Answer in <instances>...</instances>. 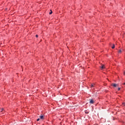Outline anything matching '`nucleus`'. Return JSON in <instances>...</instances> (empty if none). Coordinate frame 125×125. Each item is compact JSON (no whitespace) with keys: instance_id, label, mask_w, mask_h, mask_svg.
<instances>
[{"instance_id":"nucleus-1","label":"nucleus","mask_w":125,"mask_h":125,"mask_svg":"<svg viewBox=\"0 0 125 125\" xmlns=\"http://www.w3.org/2000/svg\"><path fill=\"white\" fill-rule=\"evenodd\" d=\"M111 85L114 87H117V86H119V84L116 83H113L111 84Z\"/></svg>"},{"instance_id":"nucleus-2","label":"nucleus","mask_w":125,"mask_h":125,"mask_svg":"<svg viewBox=\"0 0 125 125\" xmlns=\"http://www.w3.org/2000/svg\"><path fill=\"white\" fill-rule=\"evenodd\" d=\"M90 104H93L94 103V101L93 99L90 100L89 102Z\"/></svg>"},{"instance_id":"nucleus-3","label":"nucleus","mask_w":125,"mask_h":125,"mask_svg":"<svg viewBox=\"0 0 125 125\" xmlns=\"http://www.w3.org/2000/svg\"><path fill=\"white\" fill-rule=\"evenodd\" d=\"M101 69H105V65H103L101 67Z\"/></svg>"},{"instance_id":"nucleus-4","label":"nucleus","mask_w":125,"mask_h":125,"mask_svg":"<svg viewBox=\"0 0 125 125\" xmlns=\"http://www.w3.org/2000/svg\"><path fill=\"white\" fill-rule=\"evenodd\" d=\"M43 118L44 117L42 115L40 116V118L41 119V120L43 119Z\"/></svg>"},{"instance_id":"nucleus-5","label":"nucleus","mask_w":125,"mask_h":125,"mask_svg":"<svg viewBox=\"0 0 125 125\" xmlns=\"http://www.w3.org/2000/svg\"><path fill=\"white\" fill-rule=\"evenodd\" d=\"M91 87H94V84H91Z\"/></svg>"},{"instance_id":"nucleus-6","label":"nucleus","mask_w":125,"mask_h":125,"mask_svg":"<svg viewBox=\"0 0 125 125\" xmlns=\"http://www.w3.org/2000/svg\"><path fill=\"white\" fill-rule=\"evenodd\" d=\"M112 49L115 48V44H113V46L112 47Z\"/></svg>"},{"instance_id":"nucleus-7","label":"nucleus","mask_w":125,"mask_h":125,"mask_svg":"<svg viewBox=\"0 0 125 125\" xmlns=\"http://www.w3.org/2000/svg\"><path fill=\"white\" fill-rule=\"evenodd\" d=\"M118 52L119 53H121L122 52V50H119Z\"/></svg>"},{"instance_id":"nucleus-8","label":"nucleus","mask_w":125,"mask_h":125,"mask_svg":"<svg viewBox=\"0 0 125 125\" xmlns=\"http://www.w3.org/2000/svg\"><path fill=\"white\" fill-rule=\"evenodd\" d=\"M51 11V12L49 13V14L50 15V14H52V11L51 10H50Z\"/></svg>"},{"instance_id":"nucleus-9","label":"nucleus","mask_w":125,"mask_h":125,"mask_svg":"<svg viewBox=\"0 0 125 125\" xmlns=\"http://www.w3.org/2000/svg\"><path fill=\"white\" fill-rule=\"evenodd\" d=\"M122 104H123L124 106H125V103H123Z\"/></svg>"},{"instance_id":"nucleus-10","label":"nucleus","mask_w":125,"mask_h":125,"mask_svg":"<svg viewBox=\"0 0 125 125\" xmlns=\"http://www.w3.org/2000/svg\"><path fill=\"white\" fill-rule=\"evenodd\" d=\"M36 38H39V35H36Z\"/></svg>"},{"instance_id":"nucleus-11","label":"nucleus","mask_w":125,"mask_h":125,"mask_svg":"<svg viewBox=\"0 0 125 125\" xmlns=\"http://www.w3.org/2000/svg\"><path fill=\"white\" fill-rule=\"evenodd\" d=\"M121 90V88L119 87L118 89V90Z\"/></svg>"},{"instance_id":"nucleus-12","label":"nucleus","mask_w":125,"mask_h":125,"mask_svg":"<svg viewBox=\"0 0 125 125\" xmlns=\"http://www.w3.org/2000/svg\"><path fill=\"white\" fill-rule=\"evenodd\" d=\"M39 121H40V118H38V119H37V122H39Z\"/></svg>"},{"instance_id":"nucleus-13","label":"nucleus","mask_w":125,"mask_h":125,"mask_svg":"<svg viewBox=\"0 0 125 125\" xmlns=\"http://www.w3.org/2000/svg\"><path fill=\"white\" fill-rule=\"evenodd\" d=\"M3 110H4L3 108H2L1 110V112H2V111H3Z\"/></svg>"},{"instance_id":"nucleus-14","label":"nucleus","mask_w":125,"mask_h":125,"mask_svg":"<svg viewBox=\"0 0 125 125\" xmlns=\"http://www.w3.org/2000/svg\"><path fill=\"white\" fill-rule=\"evenodd\" d=\"M123 84L125 85V83H123Z\"/></svg>"}]
</instances>
